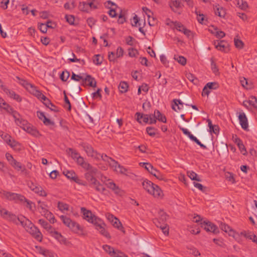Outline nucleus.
Listing matches in <instances>:
<instances>
[{"label": "nucleus", "instance_id": "nucleus-1", "mask_svg": "<svg viewBox=\"0 0 257 257\" xmlns=\"http://www.w3.org/2000/svg\"><path fill=\"white\" fill-rule=\"evenodd\" d=\"M18 219L25 229L31 234L35 239L40 241L42 240V234L38 227L33 224L29 220H26L25 217L18 218Z\"/></svg>", "mask_w": 257, "mask_h": 257}, {"label": "nucleus", "instance_id": "nucleus-2", "mask_svg": "<svg viewBox=\"0 0 257 257\" xmlns=\"http://www.w3.org/2000/svg\"><path fill=\"white\" fill-rule=\"evenodd\" d=\"M60 217L63 223L72 231L79 234L82 233V229L79 224L72 221L70 218L66 216L61 215Z\"/></svg>", "mask_w": 257, "mask_h": 257}, {"label": "nucleus", "instance_id": "nucleus-3", "mask_svg": "<svg viewBox=\"0 0 257 257\" xmlns=\"http://www.w3.org/2000/svg\"><path fill=\"white\" fill-rule=\"evenodd\" d=\"M18 125L20 126L24 131L34 137H39L41 135L39 131L35 126L28 123V122L25 119H23L21 120V122L18 124Z\"/></svg>", "mask_w": 257, "mask_h": 257}, {"label": "nucleus", "instance_id": "nucleus-4", "mask_svg": "<svg viewBox=\"0 0 257 257\" xmlns=\"http://www.w3.org/2000/svg\"><path fill=\"white\" fill-rule=\"evenodd\" d=\"M67 152L73 159L76 160L77 164L80 166L84 169L89 164L87 162L85 161L84 159L80 156V155L75 150L69 148L67 150Z\"/></svg>", "mask_w": 257, "mask_h": 257}, {"label": "nucleus", "instance_id": "nucleus-5", "mask_svg": "<svg viewBox=\"0 0 257 257\" xmlns=\"http://www.w3.org/2000/svg\"><path fill=\"white\" fill-rule=\"evenodd\" d=\"M63 174L69 179L73 181L77 184L83 186H86L87 183L80 179L73 170H64Z\"/></svg>", "mask_w": 257, "mask_h": 257}, {"label": "nucleus", "instance_id": "nucleus-6", "mask_svg": "<svg viewBox=\"0 0 257 257\" xmlns=\"http://www.w3.org/2000/svg\"><path fill=\"white\" fill-rule=\"evenodd\" d=\"M0 194L3 198H6L10 200H20L23 201L24 196L19 194L7 192L3 190H0Z\"/></svg>", "mask_w": 257, "mask_h": 257}, {"label": "nucleus", "instance_id": "nucleus-7", "mask_svg": "<svg viewBox=\"0 0 257 257\" xmlns=\"http://www.w3.org/2000/svg\"><path fill=\"white\" fill-rule=\"evenodd\" d=\"M83 149L87 156L93 159L99 160L101 157V154L95 150L92 146H83Z\"/></svg>", "mask_w": 257, "mask_h": 257}, {"label": "nucleus", "instance_id": "nucleus-8", "mask_svg": "<svg viewBox=\"0 0 257 257\" xmlns=\"http://www.w3.org/2000/svg\"><path fill=\"white\" fill-rule=\"evenodd\" d=\"M201 227L203 228L207 232H211L214 233L218 232L217 226L209 221H204L200 223Z\"/></svg>", "mask_w": 257, "mask_h": 257}, {"label": "nucleus", "instance_id": "nucleus-9", "mask_svg": "<svg viewBox=\"0 0 257 257\" xmlns=\"http://www.w3.org/2000/svg\"><path fill=\"white\" fill-rule=\"evenodd\" d=\"M6 105L7 107H4V109L6 110L9 113L12 114L13 117L15 119L16 123L18 125L21 122V120L23 119V118H21L20 114L17 111L15 110L8 104H7Z\"/></svg>", "mask_w": 257, "mask_h": 257}, {"label": "nucleus", "instance_id": "nucleus-10", "mask_svg": "<svg viewBox=\"0 0 257 257\" xmlns=\"http://www.w3.org/2000/svg\"><path fill=\"white\" fill-rule=\"evenodd\" d=\"M81 212L83 215V218L88 221L89 222H91L93 221V218H95L96 216L94 214H92L91 211L87 210L84 207H82L81 208Z\"/></svg>", "mask_w": 257, "mask_h": 257}, {"label": "nucleus", "instance_id": "nucleus-11", "mask_svg": "<svg viewBox=\"0 0 257 257\" xmlns=\"http://www.w3.org/2000/svg\"><path fill=\"white\" fill-rule=\"evenodd\" d=\"M240 124L242 128L246 130L248 128V121L247 117L244 112H240L238 115Z\"/></svg>", "mask_w": 257, "mask_h": 257}, {"label": "nucleus", "instance_id": "nucleus-12", "mask_svg": "<svg viewBox=\"0 0 257 257\" xmlns=\"http://www.w3.org/2000/svg\"><path fill=\"white\" fill-rule=\"evenodd\" d=\"M226 233L235 240L239 241V234L229 226L226 225Z\"/></svg>", "mask_w": 257, "mask_h": 257}, {"label": "nucleus", "instance_id": "nucleus-13", "mask_svg": "<svg viewBox=\"0 0 257 257\" xmlns=\"http://www.w3.org/2000/svg\"><path fill=\"white\" fill-rule=\"evenodd\" d=\"M150 194L155 198H161L163 196L162 190L159 186L156 184L154 185Z\"/></svg>", "mask_w": 257, "mask_h": 257}, {"label": "nucleus", "instance_id": "nucleus-14", "mask_svg": "<svg viewBox=\"0 0 257 257\" xmlns=\"http://www.w3.org/2000/svg\"><path fill=\"white\" fill-rule=\"evenodd\" d=\"M175 28L179 31L183 32L185 35L189 36L191 31L186 28L181 23L175 22L174 23Z\"/></svg>", "mask_w": 257, "mask_h": 257}, {"label": "nucleus", "instance_id": "nucleus-15", "mask_svg": "<svg viewBox=\"0 0 257 257\" xmlns=\"http://www.w3.org/2000/svg\"><path fill=\"white\" fill-rule=\"evenodd\" d=\"M4 91L11 98H13L14 99L17 100L18 102H21L22 101V98L20 96L16 94L14 91L6 88L4 89Z\"/></svg>", "mask_w": 257, "mask_h": 257}, {"label": "nucleus", "instance_id": "nucleus-16", "mask_svg": "<svg viewBox=\"0 0 257 257\" xmlns=\"http://www.w3.org/2000/svg\"><path fill=\"white\" fill-rule=\"evenodd\" d=\"M29 92L37 97L38 99L42 100L43 98H45V96L40 90H38L34 85H33L32 88H30V90Z\"/></svg>", "mask_w": 257, "mask_h": 257}, {"label": "nucleus", "instance_id": "nucleus-17", "mask_svg": "<svg viewBox=\"0 0 257 257\" xmlns=\"http://www.w3.org/2000/svg\"><path fill=\"white\" fill-rule=\"evenodd\" d=\"M105 185L107 188L112 190L116 194H118L120 192V189L118 186H117L111 179L108 182H106Z\"/></svg>", "mask_w": 257, "mask_h": 257}, {"label": "nucleus", "instance_id": "nucleus-18", "mask_svg": "<svg viewBox=\"0 0 257 257\" xmlns=\"http://www.w3.org/2000/svg\"><path fill=\"white\" fill-rule=\"evenodd\" d=\"M82 82H88V85L92 87H95L96 86V81L95 79L89 75H87L86 77L83 78Z\"/></svg>", "mask_w": 257, "mask_h": 257}, {"label": "nucleus", "instance_id": "nucleus-19", "mask_svg": "<svg viewBox=\"0 0 257 257\" xmlns=\"http://www.w3.org/2000/svg\"><path fill=\"white\" fill-rule=\"evenodd\" d=\"M154 185L155 184L148 180H145L142 182V186L144 189L146 190L149 194L151 192L153 187H154Z\"/></svg>", "mask_w": 257, "mask_h": 257}, {"label": "nucleus", "instance_id": "nucleus-20", "mask_svg": "<svg viewBox=\"0 0 257 257\" xmlns=\"http://www.w3.org/2000/svg\"><path fill=\"white\" fill-rule=\"evenodd\" d=\"M181 130L183 133L188 136V137L192 141L195 142L197 145H203L195 137H194L187 129L181 128Z\"/></svg>", "mask_w": 257, "mask_h": 257}, {"label": "nucleus", "instance_id": "nucleus-21", "mask_svg": "<svg viewBox=\"0 0 257 257\" xmlns=\"http://www.w3.org/2000/svg\"><path fill=\"white\" fill-rule=\"evenodd\" d=\"M16 79L18 80V82L21 85L24 86L26 89L29 91L30 90V88H32L33 86L31 83H29L27 81L24 80L23 79L20 78L19 77L17 76Z\"/></svg>", "mask_w": 257, "mask_h": 257}, {"label": "nucleus", "instance_id": "nucleus-22", "mask_svg": "<svg viewBox=\"0 0 257 257\" xmlns=\"http://www.w3.org/2000/svg\"><path fill=\"white\" fill-rule=\"evenodd\" d=\"M91 186L94 188L97 191L101 193H104V191H106V189L97 180L92 184Z\"/></svg>", "mask_w": 257, "mask_h": 257}, {"label": "nucleus", "instance_id": "nucleus-23", "mask_svg": "<svg viewBox=\"0 0 257 257\" xmlns=\"http://www.w3.org/2000/svg\"><path fill=\"white\" fill-rule=\"evenodd\" d=\"M38 223L49 233L52 232V230H53V227L45 220L40 219L38 220Z\"/></svg>", "mask_w": 257, "mask_h": 257}, {"label": "nucleus", "instance_id": "nucleus-24", "mask_svg": "<svg viewBox=\"0 0 257 257\" xmlns=\"http://www.w3.org/2000/svg\"><path fill=\"white\" fill-rule=\"evenodd\" d=\"M240 82L241 86L247 89H250L252 87V84L251 82L248 81L244 77L240 78Z\"/></svg>", "mask_w": 257, "mask_h": 257}, {"label": "nucleus", "instance_id": "nucleus-25", "mask_svg": "<svg viewBox=\"0 0 257 257\" xmlns=\"http://www.w3.org/2000/svg\"><path fill=\"white\" fill-rule=\"evenodd\" d=\"M140 165L143 167H144L145 169H146L149 173H150L152 175L154 174V171H156L154 167L149 163H141Z\"/></svg>", "mask_w": 257, "mask_h": 257}, {"label": "nucleus", "instance_id": "nucleus-26", "mask_svg": "<svg viewBox=\"0 0 257 257\" xmlns=\"http://www.w3.org/2000/svg\"><path fill=\"white\" fill-rule=\"evenodd\" d=\"M87 172L86 174H88L93 175H96L98 173V171L97 168L93 167L91 165L89 164L88 166L84 169Z\"/></svg>", "mask_w": 257, "mask_h": 257}, {"label": "nucleus", "instance_id": "nucleus-27", "mask_svg": "<svg viewBox=\"0 0 257 257\" xmlns=\"http://www.w3.org/2000/svg\"><path fill=\"white\" fill-rule=\"evenodd\" d=\"M91 223L94 224L96 229L102 226H105V224L103 220L96 216H95V218H93V221Z\"/></svg>", "mask_w": 257, "mask_h": 257}, {"label": "nucleus", "instance_id": "nucleus-28", "mask_svg": "<svg viewBox=\"0 0 257 257\" xmlns=\"http://www.w3.org/2000/svg\"><path fill=\"white\" fill-rule=\"evenodd\" d=\"M83 5L89 7V10L97 8V3L95 0H88L86 2H83Z\"/></svg>", "mask_w": 257, "mask_h": 257}, {"label": "nucleus", "instance_id": "nucleus-29", "mask_svg": "<svg viewBox=\"0 0 257 257\" xmlns=\"http://www.w3.org/2000/svg\"><path fill=\"white\" fill-rule=\"evenodd\" d=\"M155 117L156 120L158 119L159 121L164 123L166 122V117L165 115H163L161 112L158 110H155L154 111Z\"/></svg>", "mask_w": 257, "mask_h": 257}, {"label": "nucleus", "instance_id": "nucleus-30", "mask_svg": "<svg viewBox=\"0 0 257 257\" xmlns=\"http://www.w3.org/2000/svg\"><path fill=\"white\" fill-rule=\"evenodd\" d=\"M11 165L18 171L22 170V172L26 171L25 166H22L21 163L17 162L16 160H15L13 163H12Z\"/></svg>", "mask_w": 257, "mask_h": 257}, {"label": "nucleus", "instance_id": "nucleus-31", "mask_svg": "<svg viewBox=\"0 0 257 257\" xmlns=\"http://www.w3.org/2000/svg\"><path fill=\"white\" fill-rule=\"evenodd\" d=\"M215 48L222 51H224L225 50V44L223 40H217L214 41V43Z\"/></svg>", "mask_w": 257, "mask_h": 257}, {"label": "nucleus", "instance_id": "nucleus-32", "mask_svg": "<svg viewBox=\"0 0 257 257\" xmlns=\"http://www.w3.org/2000/svg\"><path fill=\"white\" fill-rule=\"evenodd\" d=\"M45 212L42 214L44 215L51 223H54L56 222V219L53 214L48 210L45 211Z\"/></svg>", "mask_w": 257, "mask_h": 257}, {"label": "nucleus", "instance_id": "nucleus-33", "mask_svg": "<svg viewBox=\"0 0 257 257\" xmlns=\"http://www.w3.org/2000/svg\"><path fill=\"white\" fill-rule=\"evenodd\" d=\"M173 102L174 104L172 105V108L173 110L177 111V110L175 108V106H177V108L179 110H181L183 108L184 103L181 101L180 99H174Z\"/></svg>", "mask_w": 257, "mask_h": 257}, {"label": "nucleus", "instance_id": "nucleus-34", "mask_svg": "<svg viewBox=\"0 0 257 257\" xmlns=\"http://www.w3.org/2000/svg\"><path fill=\"white\" fill-rule=\"evenodd\" d=\"M245 103H248L249 105L252 106L253 107H257V98L255 96H250L248 100L243 102L244 104H245Z\"/></svg>", "mask_w": 257, "mask_h": 257}, {"label": "nucleus", "instance_id": "nucleus-35", "mask_svg": "<svg viewBox=\"0 0 257 257\" xmlns=\"http://www.w3.org/2000/svg\"><path fill=\"white\" fill-rule=\"evenodd\" d=\"M143 11L145 13V14L147 15L148 18V23L150 26H154V24H151V18L152 17L153 14L152 12L149 10L147 7H143Z\"/></svg>", "mask_w": 257, "mask_h": 257}, {"label": "nucleus", "instance_id": "nucleus-36", "mask_svg": "<svg viewBox=\"0 0 257 257\" xmlns=\"http://www.w3.org/2000/svg\"><path fill=\"white\" fill-rule=\"evenodd\" d=\"M187 175L192 180H196L199 182L201 181V180L199 177L198 175L193 171H187Z\"/></svg>", "mask_w": 257, "mask_h": 257}, {"label": "nucleus", "instance_id": "nucleus-37", "mask_svg": "<svg viewBox=\"0 0 257 257\" xmlns=\"http://www.w3.org/2000/svg\"><path fill=\"white\" fill-rule=\"evenodd\" d=\"M50 233L53 237L55 238L59 241H62L64 239V238L61 235V234L58 232V231H55L54 228H53V230H52V232H50Z\"/></svg>", "mask_w": 257, "mask_h": 257}, {"label": "nucleus", "instance_id": "nucleus-38", "mask_svg": "<svg viewBox=\"0 0 257 257\" xmlns=\"http://www.w3.org/2000/svg\"><path fill=\"white\" fill-rule=\"evenodd\" d=\"M58 208L62 212L69 211L70 210V206L68 204L61 202H59L58 203Z\"/></svg>", "mask_w": 257, "mask_h": 257}, {"label": "nucleus", "instance_id": "nucleus-39", "mask_svg": "<svg viewBox=\"0 0 257 257\" xmlns=\"http://www.w3.org/2000/svg\"><path fill=\"white\" fill-rule=\"evenodd\" d=\"M84 177L85 179L89 183L90 186L96 181H97V179L95 177V175L85 173Z\"/></svg>", "mask_w": 257, "mask_h": 257}, {"label": "nucleus", "instance_id": "nucleus-40", "mask_svg": "<svg viewBox=\"0 0 257 257\" xmlns=\"http://www.w3.org/2000/svg\"><path fill=\"white\" fill-rule=\"evenodd\" d=\"M128 87V84L124 81L120 82L118 86V88L121 93L126 92L127 91Z\"/></svg>", "mask_w": 257, "mask_h": 257}, {"label": "nucleus", "instance_id": "nucleus-41", "mask_svg": "<svg viewBox=\"0 0 257 257\" xmlns=\"http://www.w3.org/2000/svg\"><path fill=\"white\" fill-rule=\"evenodd\" d=\"M157 226L161 229L165 235H168L169 234V228L166 224H161V223L159 222L158 224H157Z\"/></svg>", "mask_w": 257, "mask_h": 257}, {"label": "nucleus", "instance_id": "nucleus-42", "mask_svg": "<svg viewBox=\"0 0 257 257\" xmlns=\"http://www.w3.org/2000/svg\"><path fill=\"white\" fill-rule=\"evenodd\" d=\"M157 226L161 229L165 235H168L169 234V228L166 224H161V223L159 222L158 224H157Z\"/></svg>", "mask_w": 257, "mask_h": 257}, {"label": "nucleus", "instance_id": "nucleus-43", "mask_svg": "<svg viewBox=\"0 0 257 257\" xmlns=\"http://www.w3.org/2000/svg\"><path fill=\"white\" fill-rule=\"evenodd\" d=\"M153 176L159 180H163L165 181L167 180L165 175L157 170L154 171V174Z\"/></svg>", "mask_w": 257, "mask_h": 257}, {"label": "nucleus", "instance_id": "nucleus-44", "mask_svg": "<svg viewBox=\"0 0 257 257\" xmlns=\"http://www.w3.org/2000/svg\"><path fill=\"white\" fill-rule=\"evenodd\" d=\"M226 179H227L228 181L230 182L231 184L235 183V175L231 173H226Z\"/></svg>", "mask_w": 257, "mask_h": 257}, {"label": "nucleus", "instance_id": "nucleus-45", "mask_svg": "<svg viewBox=\"0 0 257 257\" xmlns=\"http://www.w3.org/2000/svg\"><path fill=\"white\" fill-rule=\"evenodd\" d=\"M103 249L107 252L110 256H112L113 253H114V249L108 245H103L102 246Z\"/></svg>", "mask_w": 257, "mask_h": 257}, {"label": "nucleus", "instance_id": "nucleus-46", "mask_svg": "<svg viewBox=\"0 0 257 257\" xmlns=\"http://www.w3.org/2000/svg\"><path fill=\"white\" fill-rule=\"evenodd\" d=\"M234 45L236 47V48L239 49L243 48L244 44L241 40H240L236 38H234Z\"/></svg>", "mask_w": 257, "mask_h": 257}, {"label": "nucleus", "instance_id": "nucleus-47", "mask_svg": "<svg viewBox=\"0 0 257 257\" xmlns=\"http://www.w3.org/2000/svg\"><path fill=\"white\" fill-rule=\"evenodd\" d=\"M40 253L46 257H55V254L45 249H41Z\"/></svg>", "mask_w": 257, "mask_h": 257}, {"label": "nucleus", "instance_id": "nucleus-48", "mask_svg": "<svg viewBox=\"0 0 257 257\" xmlns=\"http://www.w3.org/2000/svg\"><path fill=\"white\" fill-rule=\"evenodd\" d=\"M215 14L216 15H218L220 17L224 18L225 10L223 9V8H221L220 9L217 8L216 10H215Z\"/></svg>", "mask_w": 257, "mask_h": 257}, {"label": "nucleus", "instance_id": "nucleus-49", "mask_svg": "<svg viewBox=\"0 0 257 257\" xmlns=\"http://www.w3.org/2000/svg\"><path fill=\"white\" fill-rule=\"evenodd\" d=\"M174 59L180 64L185 65L186 64V59L182 56L175 57Z\"/></svg>", "mask_w": 257, "mask_h": 257}, {"label": "nucleus", "instance_id": "nucleus-50", "mask_svg": "<svg viewBox=\"0 0 257 257\" xmlns=\"http://www.w3.org/2000/svg\"><path fill=\"white\" fill-rule=\"evenodd\" d=\"M112 224L114 227L118 229L121 230L123 228L121 222L117 218H114V221L112 222Z\"/></svg>", "mask_w": 257, "mask_h": 257}, {"label": "nucleus", "instance_id": "nucleus-51", "mask_svg": "<svg viewBox=\"0 0 257 257\" xmlns=\"http://www.w3.org/2000/svg\"><path fill=\"white\" fill-rule=\"evenodd\" d=\"M0 215L4 218H8L9 216H10V213L7 211L6 209L3 208L1 206H0Z\"/></svg>", "mask_w": 257, "mask_h": 257}, {"label": "nucleus", "instance_id": "nucleus-52", "mask_svg": "<svg viewBox=\"0 0 257 257\" xmlns=\"http://www.w3.org/2000/svg\"><path fill=\"white\" fill-rule=\"evenodd\" d=\"M146 131L150 136H154L157 133V130L155 127L149 126L147 127Z\"/></svg>", "mask_w": 257, "mask_h": 257}, {"label": "nucleus", "instance_id": "nucleus-53", "mask_svg": "<svg viewBox=\"0 0 257 257\" xmlns=\"http://www.w3.org/2000/svg\"><path fill=\"white\" fill-rule=\"evenodd\" d=\"M0 136L4 140V141L8 144V145H11L10 144V142H11L10 136H9V135L6 134L3 132H0Z\"/></svg>", "mask_w": 257, "mask_h": 257}, {"label": "nucleus", "instance_id": "nucleus-54", "mask_svg": "<svg viewBox=\"0 0 257 257\" xmlns=\"http://www.w3.org/2000/svg\"><path fill=\"white\" fill-rule=\"evenodd\" d=\"M105 226H102L99 228H98L97 230H99V232L106 237H110L109 234L107 231H106L105 229Z\"/></svg>", "mask_w": 257, "mask_h": 257}, {"label": "nucleus", "instance_id": "nucleus-55", "mask_svg": "<svg viewBox=\"0 0 257 257\" xmlns=\"http://www.w3.org/2000/svg\"><path fill=\"white\" fill-rule=\"evenodd\" d=\"M108 163H109L110 166L113 168L114 171L116 169L119 165V164L116 161L111 158L108 161Z\"/></svg>", "mask_w": 257, "mask_h": 257}, {"label": "nucleus", "instance_id": "nucleus-56", "mask_svg": "<svg viewBox=\"0 0 257 257\" xmlns=\"http://www.w3.org/2000/svg\"><path fill=\"white\" fill-rule=\"evenodd\" d=\"M128 51V55L131 57H136L139 54L138 50L136 49L130 48Z\"/></svg>", "mask_w": 257, "mask_h": 257}, {"label": "nucleus", "instance_id": "nucleus-57", "mask_svg": "<svg viewBox=\"0 0 257 257\" xmlns=\"http://www.w3.org/2000/svg\"><path fill=\"white\" fill-rule=\"evenodd\" d=\"M205 86L210 89H216L218 87V84L216 82H208Z\"/></svg>", "mask_w": 257, "mask_h": 257}, {"label": "nucleus", "instance_id": "nucleus-58", "mask_svg": "<svg viewBox=\"0 0 257 257\" xmlns=\"http://www.w3.org/2000/svg\"><path fill=\"white\" fill-rule=\"evenodd\" d=\"M39 206L38 207L42 209V211H40V213L43 214L45 212V211H47V205L43 202H41L40 201H38Z\"/></svg>", "mask_w": 257, "mask_h": 257}, {"label": "nucleus", "instance_id": "nucleus-59", "mask_svg": "<svg viewBox=\"0 0 257 257\" xmlns=\"http://www.w3.org/2000/svg\"><path fill=\"white\" fill-rule=\"evenodd\" d=\"M115 171L122 174H126L127 170L124 168L123 166L119 164L118 167L115 170Z\"/></svg>", "mask_w": 257, "mask_h": 257}, {"label": "nucleus", "instance_id": "nucleus-60", "mask_svg": "<svg viewBox=\"0 0 257 257\" xmlns=\"http://www.w3.org/2000/svg\"><path fill=\"white\" fill-rule=\"evenodd\" d=\"M112 257H127L126 255H125L123 252L116 250H114V253H113L112 255L111 256Z\"/></svg>", "mask_w": 257, "mask_h": 257}, {"label": "nucleus", "instance_id": "nucleus-61", "mask_svg": "<svg viewBox=\"0 0 257 257\" xmlns=\"http://www.w3.org/2000/svg\"><path fill=\"white\" fill-rule=\"evenodd\" d=\"M100 55L99 54L94 56L93 62L95 64L99 65L102 63V59H100Z\"/></svg>", "mask_w": 257, "mask_h": 257}, {"label": "nucleus", "instance_id": "nucleus-62", "mask_svg": "<svg viewBox=\"0 0 257 257\" xmlns=\"http://www.w3.org/2000/svg\"><path fill=\"white\" fill-rule=\"evenodd\" d=\"M43 101L44 104L47 106V107H49L50 106L52 107H54V104L51 103V101L45 96V98L42 99Z\"/></svg>", "mask_w": 257, "mask_h": 257}, {"label": "nucleus", "instance_id": "nucleus-63", "mask_svg": "<svg viewBox=\"0 0 257 257\" xmlns=\"http://www.w3.org/2000/svg\"><path fill=\"white\" fill-rule=\"evenodd\" d=\"M65 19L66 21L70 25L74 24V17L72 15H66Z\"/></svg>", "mask_w": 257, "mask_h": 257}, {"label": "nucleus", "instance_id": "nucleus-64", "mask_svg": "<svg viewBox=\"0 0 257 257\" xmlns=\"http://www.w3.org/2000/svg\"><path fill=\"white\" fill-rule=\"evenodd\" d=\"M123 50L121 47H118L116 50V58L121 57L123 55Z\"/></svg>", "mask_w": 257, "mask_h": 257}]
</instances>
